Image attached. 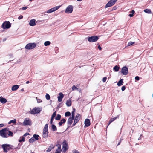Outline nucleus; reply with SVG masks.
<instances>
[{
    "label": "nucleus",
    "instance_id": "f8f14e48",
    "mask_svg": "<svg viewBox=\"0 0 153 153\" xmlns=\"http://www.w3.org/2000/svg\"><path fill=\"white\" fill-rule=\"evenodd\" d=\"M74 118L71 117L68 119L67 121V124L69 126H68V128L66 130L70 127V126L71 125L73 122V120H74Z\"/></svg>",
    "mask_w": 153,
    "mask_h": 153
},
{
    "label": "nucleus",
    "instance_id": "b1692460",
    "mask_svg": "<svg viewBox=\"0 0 153 153\" xmlns=\"http://www.w3.org/2000/svg\"><path fill=\"white\" fill-rule=\"evenodd\" d=\"M39 136L38 134H34L33 135V138H34V139L35 140H39Z\"/></svg>",
    "mask_w": 153,
    "mask_h": 153
},
{
    "label": "nucleus",
    "instance_id": "a211bd4d",
    "mask_svg": "<svg viewBox=\"0 0 153 153\" xmlns=\"http://www.w3.org/2000/svg\"><path fill=\"white\" fill-rule=\"evenodd\" d=\"M19 88V86L18 85H13L11 88L12 90L15 91L16 90Z\"/></svg>",
    "mask_w": 153,
    "mask_h": 153
},
{
    "label": "nucleus",
    "instance_id": "2eb2a0df",
    "mask_svg": "<svg viewBox=\"0 0 153 153\" xmlns=\"http://www.w3.org/2000/svg\"><path fill=\"white\" fill-rule=\"evenodd\" d=\"M36 20L35 19H31L29 23L30 26H33L36 25Z\"/></svg>",
    "mask_w": 153,
    "mask_h": 153
},
{
    "label": "nucleus",
    "instance_id": "4468645a",
    "mask_svg": "<svg viewBox=\"0 0 153 153\" xmlns=\"http://www.w3.org/2000/svg\"><path fill=\"white\" fill-rule=\"evenodd\" d=\"M59 96L57 97L58 101L59 102H61L62 101V99L64 97V95L62 92L59 93Z\"/></svg>",
    "mask_w": 153,
    "mask_h": 153
},
{
    "label": "nucleus",
    "instance_id": "39448f33",
    "mask_svg": "<svg viewBox=\"0 0 153 153\" xmlns=\"http://www.w3.org/2000/svg\"><path fill=\"white\" fill-rule=\"evenodd\" d=\"M98 39V36H93L88 37V41L91 42L97 41Z\"/></svg>",
    "mask_w": 153,
    "mask_h": 153
},
{
    "label": "nucleus",
    "instance_id": "cd10ccee",
    "mask_svg": "<svg viewBox=\"0 0 153 153\" xmlns=\"http://www.w3.org/2000/svg\"><path fill=\"white\" fill-rule=\"evenodd\" d=\"M54 11L53 8H51L49 10H48L47 12V13H50L53 12H54Z\"/></svg>",
    "mask_w": 153,
    "mask_h": 153
},
{
    "label": "nucleus",
    "instance_id": "a19ab883",
    "mask_svg": "<svg viewBox=\"0 0 153 153\" xmlns=\"http://www.w3.org/2000/svg\"><path fill=\"white\" fill-rule=\"evenodd\" d=\"M57 146H58V149H58L59 150L61 151V145L59 144H58L56 145Z\"/></svg>",
    "mask_w": 153,
    "mask_h": 153
},
{
    "label": "nucleus",
    "instance_id": "393cba45",
    "mask_svg": "<svg viewBox=\"0 0 153 153\" xmlns=\"http://www.w3.org/2000/svg\"><path fill=\"white\" fill-rule=\"evenodd\" d=\"M119 68V67L117 65H116L113 68V70L114 71L117 72L118 71Z\"/></svg>",
    "mask_w": 153,
    "mask_h": 153
},
{
    "label": "nucleus",
    "instance_id": "4c0bfd02",
    "mask_svg": "<svg viewBox=\"0 0 153 153\" xmlns=\"http://www.w3.org/2000/svg\"><path fill=\"white\" fill-rule=\"evenodd\" d=\"M135 43V42H131V41L129 42H128L127 45L128 46H130L131 45L133 44H134Z\"/></svg>",
    "mask_w": 153,
    "mask_h": 153
},
{
    "label": "nucleus",
    "instance_id": "338daca9",
    "mask_svg": "<svg viewBox=\"0 0 153 153\" xmlns=\"http://www.w3.org/2000/svg\"><path fill=\"white\" fill-rule=\"evenodd\" d=\"M59 50V48L58 47H56L55 48V50L57 51Z\"/></svg>",
    "mask_w": 153,
    "mask_h": 153
},
{
    "label": "nucleus",
    "instance_id": "9d476101",
    "mask_svg": "<svg viewBox=\"0 0 153 153\" xmlns=\"http://www.w3.org/2000/svg\"><path fill=\"white\" fill-rule=\"evenodd\" d=\"M73 7L71 5H69L66 8L65 12L67 13H71L73 10Z\"/></svg>",
    "mask_w": 153,
    "mask_h": 153
},
{
    "label": "nucleus",
    "instance_id": "aec40b11",
    "mask_svg": "<svg viewBox=\"0 0 153 153\" xmlns=\"http://www.w3.org/2000/svg\"><path fill=\"white\" fill-rule=\"evenodd\" d=\"M66 104L68 107L70 106L71 105V100L70 99L67 100Z\"/></svg>",
    "mask_w": 153,
    "mask_h": 153
},
{
    "label": "nucleus",
    "instance_id": "f257e3e1",
    "mask_svg": "<svg viewBox=\"0 0 153 153\" xmlns=\"http://www.w3.org/2000/svg\"><path fill=\"white\" fill-rule=\"evenodd\" d=\"M2 148L3 149L4 152L7 153L8 151H11L16 149L13 146L8 144H4L1 145Z\"/></svg>",
    "mask_w": 153,
    "mask_h": 153
},
{
    "label": "nucleus",
    "instance_id": "4be33fe9",
    "mask_svg": "<svg viewBox=\"0 0 153 153\" xmlns=\"http://www.w3.org/2000/svg\"><path fill=\"white\" fill-rule=\"evenodd\" d=\"M51 128L52 131H57V129L56 126L54 124H52L51 125Z\"/></svg>",
    "mask_w": 153,
    "mask_h": 153
},
{
    "label": "nucleus",
    "instance_id": "5701e85b",
    "mask_svg": "<svg viewBox=\"0 0 153 153\" xmlns=\"http://www.w3.org/2000/svg\"><path fill=\"white\" fill-rule=\"evenodd\" d=\"M48 132H43V134H42V137L43 138H46L48 137Z\"/></svg>",
    "mask_w": 153,
    "mask_h": 153
},
{
    "label": "nucleus",
    "instance_id": "37998d69",
    "mask_svg": "<svg viewBox=\"0 0 153 153\" xmlns=\"http://www.w3.org/2000/svg\"><path fill=\"white\" fill-rule=\"evenodd\" d=\"M54 118L51 117V118L50 121V123L51 124H52L54 120Z\"/></svg>",
    "mask_w": 153,
    "mask_h": 153
},
{
    "label": "nucleus",
    "instance_id": "1a4fd4ad",
    "mask_svg": "<svg viewBox=\"0 0 153 153\" xmlns=\"http://www.w3.org/2000/svg\"><path fill=\"white\" fill-rule=\"evenodd\" d=\"M121 73L123 75H126L128 73V69L126 66H124L121 69Z\"/></svg>",
    "mask_w": 153,
    "mask_h": 153
},
{
    "label": "nucleus",
    "instance_id": "20e7f679",
    "mask_svg": "<svg viewBox=\"0 0 153 153\" xmlns=\"http://www.w3.org/2000/svg\"><path fill=\"white\" fill-rule=\"evenodd\" d=\"M42 110V108H39L36 107L34 108L30 111V114H38Z\"/></svg>",
    "mask_w": 153,
    "mask_h": 153
},
{
    "label": "nucleus",
    "instance_id": "473e14b6",
    "mask_svg": "<svg viewBox=\"0 0 153 153\" xmlns=\"http://www.w3.org/2000/svg\"><path fill=\"white\" fill-rule=\"evenodd\" d=\"M75 109L74 108H73V110L72 112L71 113V117H72L74 118L75 115Z\"/></svg>",
    "mask_w": 153,
    "mask_h": 153
},
{
    "label": "nucleus",
    "instance_id": "e2e57ef3",
    "mask_svg": "<svg viewBox=\"0 0 153 153\" xmlns=\"http://www.w3.org/2000/svg\"><path fill=\"white\" fill-rule=\"evenodd\" d=\"M130 13L134 15V13H135V11L134 10H132L130 12Z\"/></svg>",
    "mask_w": 153,
    "mask_h": 153
},
{
    "label": "nucleus",
    "instance_id": "c756f323",
    "mask_svg": "<svg viewBox=\"0 0 153 153\" xmlns=\"http://www.w3.org/2000/svg\"><path fill=\"white\" fill-rule=\"evenodd\" d=\"M117 0H110L109 1L111 4L113 6L116 2Z\"/></svg>",
    "mask_w": 153,
    "mask_h": 153
},
{
    "label": "nucleus",
    "instance_id": "69168bd1",
    "mask_svg": "<svg viewBox=\"0 0 153 153\" xmlns=\"http://www.w3.org/2000/svg\"><path fill=\"white\" fill-rule=\"evenodd\" d=\"M4 126V124H0V127H2Z\"/></svg>",
    "mask_w": 153,
    "mask_h": 153
},
{
    "label": "nucleus",
    "instance_id": "7ed1b4c3",
    "mask_svg": "<svg viewBox=\"0 0 153 153\" xmlns=\"http://www.w3.org/2000/svg\"><path fill=\"white\" fill-rule=\"evenodd\" d=\"M11 26V24L9 21H5L2 25L1 27L4 29H8Z\"/></svg>",
    "mask_w": 153,
    "mask_h": 153
},
{
    "label": "nucleus",
    "instance_id": "f3484780",
    "mask_svg": "<svg viewBox=\"0 0 153 153\" xmlns=\"http://www.w3.org/2000/svg\"><path fill=\"white\" fill-rule=\"evenodd\" d=\"M66 121V119L62 118L60 121L59 122L58 124L59 126H61Z\"/></svg>",
    "mask_w": 153,
    "mask_h": 153
},
{
    "label": "nucleus",
    "instance_id": "0e129e2a",
    "mask_svg": "<svg viewBox=\"0 0 153 153\" xmlns=\"http://www.w3.org/2000/svg\"><path fill=\"white\" fill-rule=\"evenodd\" d=\"M21 62V60L19 59V60H17L16 62L15 63H18Z\"/></svg>",
    "mask_w": 153,
    "mask_h": 153
},
{
    "label": "nucleus",
    "instance_id": "79ce46f5",
    "mask_svg": "<svg viewBox=\"0 0 153 153\" xmlns=\"http://www.w3.org/2000/svg\"><path fill=\"white\" fill-rule=\"evenodd\" d=\"M13 133L11 131H9L8 135L9 136H13Z\"/></svg>",
    "mask_w": 153,
    "mask_h": 153
},
{
    "label": "nucleus",
    "instance_id": "c9c22d12",
    "mask_svg": "<svg viewBox=\"0 0 153 153\" xmlns=\"http://www.w3.org/2000/svg\"><path fill=\"white\" fill-rule=\"evenodd\" d=\"M112 6V5L108 1V3L106 4L105 5V7L107 8L109 7H110Z\"/></svg>",
    "mask_w": 153,
    "mask_h": 153
},
{
    "label": "nucleus",
    "instance_id": "680f3d73",
    "mask_svg": "<svg viewBox=\"0 0 153 153\" xmlns=\"http://www.w3.org/2000/svg\"><path fill=\"white\" fill-rule=\"evenodd\" d=\"M48 124H45V126L44 127L45 128H47V129H48Z\"/></svg>",
    "mask_w": 153,
    "mask_h": 153
},
{
    "label": "nucleus",
    "instance_id": "0eeeda50",
    "mask_svg": "<svg viewBox=\"0 0 153 153\" xmlns=\"http://www.w3.org/2000/svg\"><path fill=\"white\" fill-rule=\"evenodd\" d=\"M62 144L63 152H65L68 149V143L65 140H64Z\"/></svg>",
    "mask_w": 153,
    "mask_h": 153
},
{
    "label": "nucleus",
    "instance_id": "09e8293b",
    "mask_svg": "<svg viewBox=\"0 0 153 153\" xmlns=\"http://www.w3.org/2000/svg\"><path fill=\"white\" fill-rule=\"evenodd\" d=\"M126 89V86H123L121 88V90L122 91H124Z\"/></svg>",
    "mask_w": 153,
    "mask_h": 153
},
{
    "label": "nucleus",
    "instance_id": "864d4df0",
    "mask_svg": "<svg viewBox=\"0 0 153 153\" xmlns=\"http://www.w3.org/2000/svg\"><path fill=\"white\" fill-rule=\"evenodd\" d=\"M61 151L58 150V149H56L55 153H61Z\"/></svg>",
    "mask_w": 153,
    "mask_h": 153
},
{
    "label": "nucleus",
    "instance_id": "ddd939ff",
    "mask_svg": "<svg viewBox=\"0 0 153 153\" xmlns=\"http://www.w3.org/2000/svg\"><path fill=\"white\" fill-rule=\"evenodd\" d=\"M84 123L85 126L86 127H88V126H89L91 124V123L90 120L88 119H86L85 120Z\"/></svg>",
    "mask_w": 153,
    "mask_h": 153
},
{
    "label": "nucleus",
    "instance_id": "603ef678",
    "mask_svg": "<svg viewBox=\"0 0 153 153\" xmlns=\"http://www.w3.org/2000/svg\"><path fill=\"white\" fill-rule=\"evenodd\" d=\"M72 89L73 90H75V89H77V88H76V87L75 85H73L72 87Z\"/></svg>",
    "mask_w": 153,
    "mask_h": 153
},
{
    "label": "nucleus",
    "instance_id": "2f4dec72",
    "mask_svg": "<svg viewBox=\"0 0 153 153\" xmlns=\"http://www.w3.org/2000/svg\"><path fill=\"white\" fill-rule=\"evenodd\" d=\"M16 119L11 120L8 123V124H10L11 123H16Z\"/></svg>",
    "mask_w": 153,
    "mask_h": 153
},
{
    "label": "nucleus",
    "instance_id": "58836bf2",
    "mask_svg": "<svg viewBox=\"0 0 153 153\" xmlns=\"http://www.w3.org/2000/svg\"><path fill=\"white\" fill-rule=\"evenodd\" d=\"M45 97L46 99L48 100H49L50 98V97L49 95L47 93L45 95Z\"/></svg>",
    "mask_w": 153,
    "mask_h": 153
},
{
    "label": "nucleus",
    "instance_id": "dca6fc26",
    "mask_svg": "<svg viewBox=\"0 0 153 153\" xmlns=\"http://www.w3.org/2000/svg\"><path fill=\"white\" fill-rule=\"evenodd\" d=\"M0 102L3 104H4L7 102V100L6 99L3 98V97L1 96L0 97Z\"/></svg>",
    "mask_w": 153,
    "mask_h": 153
},
{
    "label": "nucleus",
    "instance_id": "de8ad7c7",
    "mask_svg": "<svg viewBox=\"0 0 153 153\" xmlns=\"http://www.w3.org/2000/svg\"><path fill=\"white\" fill-rule=\"evenodd\" d=\"M43 132H48V129L47 128H44L43 129Z\"/></svg>",
    "mask_w": 153,
    "mask_h": 153
},
{
    "label": "nucleus",
    "instance_id": "c03bdc74",
    "mask_svg": "<svg viewBox=\"0 0 153 153\" xmlns=\"http://www.w3.org/2000/svg\"><path fill=\"white\" fill-rule=\"evenodd\" d=\"M56 111H55L51 116V117L53 118H54L56 115Z\"/></svg>",
    "mask_w": 153,
    "mask_h": 153
},
{
    "label": "nucleus",
    "instance_id": "5fc2aeb1",
    "mask_svg": "<svg viewBox=\"0 0 153 153\" xmlns=\"http://www.w3.org/2000/svg\"><path fill=\"white\" fill-rule=\"evenodd\" d=\"M23 18V16L22 15L19 16L18 17V19L20 20L22 19Z\"/></svg>",
    "mask_w": 153,
    "mask_h": 153
},
{
    "label": "nucleus",
    "instance_id": "412c9836",
    "mask_svg": "<svg viewBox=\"0 0 153 153\" xmlns=\"http://www.w3.org/2000/svg\"><path fill=\"white\" fill-rule=\"evenodd\" d=\"M123 79H120L117 83V85L120 86L122 85L123 84Z\"/></svg>",
    "mask_w": 153,
    "mask_h": 153
},
{
    "label": "nucleus",
    "instance_id": "6e6d98bb",
    "mask_svg": "<svg viewBox=\"0 0 153 153\" xmlns=\"http://www.w3.org/2000/svg\"><path fill=\"white\" fill-rule=\"evenodd\" d=\"M29 133H28L27 132L24 134L23 136L25 137V136H27V135H29Z\"/></svg>",
    "mask_w": 153,
    "mask_h": 153
},
{
    "label": "nucleus",
    "instance_id": "ea45409f",
    "mask_svg": "<svg viewBox=\"0 0 153 153\" xmlns=\"http://www.w3.org/2000/svg\"><path fill=\"white\" fill-rule=\"evenodd\" d=\"M61 7V6H56L54 7L53 8L54 11L56 10H58L59 8Z\"/></svg>",
    "mask_w": 153,
    "mask_h": 153
},
{
    "label": "nucleus",
    "instance_id": "a878e982",
    "mask_svg": "<svg viewBox=\"0 0 153 153\" xmlns=\"http://www.w3.org/2000/svg\"><path fill=\"white\" fill-rule=\"evenodd\" d=\"M119 118V115H117V117H114L111 118L110 119V120L112 122H113L117 118Z\"/></svg>",
    "mask_w": 153,
    "mask_h": 153
},
{
    "label": "nucleus",
    "instance_id": "4d7b16f0",
    "mask_svg": "<svg viewBox=\"0 0 153 153\" xmlns=\"http://www.w3.org/2000/svg\"><path fill=\"white\" fill-rule=\"evenodd\" d=\"M98 49L100 50H101L102 49V48H101V47L100 46V45H99L98 46Z\"/></svg>",
    "mask_w": 153,
    "mask_h": 153
},
{
    "label": "nucleus",
    "instance_id": "7c9ffc66",
    "mask_svg": "<svg viewBox=\"0 0 153 153\" xmlns=\"http://www.w3.org/2000/svg\"><path fill=\"white\" fill-rule=\"evenodd\" d=\"M25 141V138L24 137H20L19 139V142H21L22 141L24 142Z\"/></svg>",
    "mask_w": 153,
    "mask_h": 153
},
{
    "label": "nucleus",
    "instance_id": "052dcab7",
    "mask_svg": "<svg viewBox=\"0 0 153 153\" xmlns=\"http://www.w3.org/2000/svg\"><path fill=\"white\" fill-rule=\"evenodd\" d=\"M134 15L132 13H130L129 14L128 16L130 17H132Z\"/></svg>",
    "mask_w": 153,
    "mask_h": 153
},
{
    "label": "nucleus",
    "instance_id": "8fccbe9b",
    "mask_svg": "<svg viewBox=\"0 0 153 153\" xmlns=\"http://www.w3.org/2000/svg\"><path fill=\"white\" fill-rule=\"evenodd\" d=\"M135 79L136 80L138 81L140 79V77L139 76H136L135 77Z\"/></svg>",
    "mask_w": 153,
    "mask_h": 153
},
{
    "label": "nucleus",
    "instance_id": "bf43d9fd",
    "mask_svg": "<svg viewBox=\"0 0 153 153\" xmlns=\"http://www.w3.org/2000/svg\"><path fill=\"white\" fill-rule=\"evenodd\" d=\"M142 134L140 135V137L138 139V140H141V139H142Z\"/></svg>",
    "mask_w": 153,
    "mask_h": 153
},
{
    "label": "nucleus",
    "instance_id": "774afa93",
    "mask_svg": "<svg viewBox=\"0 0 153 153\" xmlns=\"http://www.w3.org/2000/svg\"><path fill=\"white\" fill-rule=\"evenodd\" d=\"M74 153H79V152L77 150H75L74 151Z\"/></svg>",
    "mask_w": 153,
    "mask_h": 153
},
{
    "label": "nucleus",
    "instance_id": "f03ea898",
    "mask_svg": "<svg viewBox=\"0 0 153 153\" xmlns=\"http://www.w3.org/2000/svg\"><path fill=\"white\" fill-rule=\"evenodd\" d=\"M36 46V44L35 43H30L27 44L25 47L27 50H30L34 48Z\"/></svg>",
    "mask_w": 153,
    "mask_h": 153
},
{
    "label": "nucleus",
    "instance_id": "3c124183",
    "mask_svg": "<svg viewBox=\"0 0 153 153\" xmlns=\"http://www.w3.org/2000/svg\"><path fill=\"white\" fill-rule=\"evenodd\" d=\"M107 78L106 77H104L102 79V81L103 82H105Z\"/></svg>",
    "mask_w": 153,
    "mask_h": 153
},
{
    "label": "nucleus",
    "instance_id": "72a5a7b5",
    "mask_svg": "<svg viewBox=\"0 0 153 153\" xmlns=\"http://www.w3.org/2000/svg\"><path fill=\"white\" fill-rule=\"evenodd\" d=\"M71 115V113L69 111H67L65 114V117H68L70 116Z\"/></svg>",
    "mask_w": 153,
    "mask_h": 153
},
{
    "label": "nucleus",
    "instance_id": "423d86ee",
    "mask_svg": "<svg viewBox=\"0 0 153 153\" xmlns=\"http://www.w3.org/2000/svg\"><path fill=\"white\" fill-rule=\"evenodd\" d=\"M31 121L30 120L29 118H25L24 120V121L23 123H20L19 124H23L24 126L26 125H31Z\"/></svg>",
    "mask_w": 153,
    "mask_h": 153
},
{
    "label": "nucleus",
    "instance_id": "49530a36",
    "mask_svg": "<svg viewBox=\"0 0 153 153\" xmlns=\"http://www.w3.org/2000/svg\"><path fill=\"white\" fill-rule=\"evenodd\" d=\"M36 99H37V100L38 103H40L42 102V101L41 99H38L37 97H36Z\"/></svg>",
    "mask_w": 153,
    "mask_h": 153
},
{
    "label": "nucleus",
    "instance_id": "a18cd8bd",
    "mask_svg": "<svg viewBox=\"0 0 153 153\" xmlns=\"http://www.w3.org/2000/svg\"><path fill=\"white\" fill-rule=\"evenodd\" d=\"M22 144H21L20 143H19L17 147H15L16 149H19L20 148V147L22 145Z\"/></svg>",
    "mask_w": 153,
    "mask_h": 153
},
{
    "label": "nucleus",
    "instance_id": "e433bc0d",
    "mask_svg": "<svg viewBox=\"0 0 153 153\" xmlns=\"http://www.w3.org/2000/svg\"><path fill=\"white\" fill-rule=\"evenodd\" d=\"M35 141L34 138L33 137L29 140V142L30 143H33Z\"/></svg>",
    "mask_w": 153,
    "mask_h": 153
},
{
    "label": "nucleus",
    "instance_id": "6ab92c4d",
    "mask_svg": "<svg viewBox=\"0 0 153 153\" xmlns=\"http://www.w3.org/2000/svg\"><path fill=\"white\" fill-rule=\"evenodd\" d=\"M54 146L52 144H51L50 146L49 147L48 149L46 150L47 152H49L51 151V149H53Z\"/></svg>",
    "mask_w": 153,
    "mask_h": 153
},
{
    "label": "nucleus",
    "instance_id": "f704fd0d",
    "mask_svg": "<svg viewBox=\"0 0 153 153\" xmlns=\"http://www.w3.org/2000/svg\"><path fill=\"white\" fill-rule=\"evenodd\" d=\"M144 11L146 13H151L150 10L148 9H146L144 10Z\"/></svg>",
    "mask_w": 153,
    "mask_h": 153
},
{
    "label": "nucleus",
    "instance_id": "13d9d810",
    "mask_svg": "<svg viewBox=\"0 0 153 153\" xmlns=\"http://www.w3.org/2000/svg\"><path fill=\"white\" fill-rule=\"evenodd\" d=\"M27 8V7H22L21 8V9L22 10H25Z\"/></svg>",
    "mask_w": 153,
    "mask_h": 153
},
{
    "label": "nucleus",
    "instance_id": "bb28decb",
    "mask_svg": "<svg viewBox=\"0 0 153 153\" xmlns=\"http://www.w3.org/2000/svg\"><path fill=\"white\" fill-rule=\"evenodd\" d=\"M61 115L60 114H58L55 118V119L57 120H59L61 119Z\"/></svg>",
    "mask_w": 153,
    "mask_h": 153
},
{
    "label": "nucleus",
    "instance_id": "9b49d317",
    "mask_svg": "<svg viewBox=\"0 0 153 153\" xmlns=\"http://www.w3.org/2000/svg\"><path fill=\"white\" fill-rule=\"evenodd\" d=\"M79 116L80 114H76L74 118V122L72 126V127H73L79 121L80 119L79 118Z\"/></svg>",
    "mask_w": 153,
    "mask_h": 153
},
{
    "label": "nucleus",
    "instance_id": "6e6552de",
    "mask_svg": "<svg viewBox=\"0 0 153 153\" xmlns=\"http://www.w3.org/2000/svg\"><path fill=\"white\" fill-rule=\"evenodd\" d=\"M6 128H4L0 130V135L4 138H7V136L6 134Z\"/></svg>",
    "mask_w": 153,
    "mask_h": 153
},
{
    "label": "nucleus",
    "instance_id": "c85d7f7f",
    "mask_svg": "<svg viewBox=\"0 0 153 153\" xmlns=\"http://www.w3.org/2000/svg\"><path fill=\"white\" fill-rule=\"evenodd\" d=\"M51 42L49 41H47L45 42L44 45L45 46H47L50 45Z\"/></svg>",
    "mask_w": 153,
    "mask_h": 153
}]
</instances>
